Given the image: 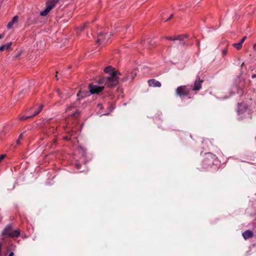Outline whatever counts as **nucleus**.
I'll return each instance as SVG.
<instances>
[{
    "label": "nucleus",
    "instance_id": "nucleus-1",
    "mask_svg": "<svg viewBox=\"0 0 256 256\" xmlns=\"http://www.w3.org/2000/svg\"><path fill=\"white\" fill-rule=\"evenodd\" d=\"M104 72L109 74L110 76L108 78L102 79L98 84H91L89 86L90 92L91 94H98L102 92L104 85L108 87H112L117 84L118 82V76L120 74V72L114 71L112 66H108L104 68Z\"/></svg>",
    "mask_w": 256,
    "mask_h": 256
},
{
    "label": "nucleus",
    "instance_id": "nucleus-2",
    "mask_svg": "<svg viewBox=\"0 0 256 256\" xmlns=\"http://www.w3.org/2000/svg\"><path fill=\"white\" fill-rule=\"evenodd\" d=\"M2 234L10 237L18 236L20 232L18 230H13L11 226H7L2 232Z\"/></svg>",
    "mask_w": 256,
    "mask_h": 256
},
{
    "label": "nucleus",
    "instance_id": "nucleus-3",
    "mask_svg": "<svg viewBox=\"0 0 256 256\" xmlns=\"http://www.w3.org/2000/svg\"><path fill=\"white\" fill-rule=\"evenodd\" d=\"M190 90L186 86H178L176 90V94L178 96H188L189 94Z\"/></svg>",
    "mask_w": 256,
    "mask_h": 256
},
{
    "label": "nucleus",
    "instance_id": "nucleus-4",
    "mask_svg": "<svg viewBox=\"0 0 256 256\" xmlns=\"http://www.w3.org/2000/svg\"><path fill=\"white\" fill-rule=\"evenodd\" d=\"M112 36L111 33H106L104 34V36H103L102 34L100 33L98 34V38L97 40L98 42H101L102 44H106V42L110 38V36Z\"/></svg>",
    "mask_w": 256,
    "mask_h": 256
},
{
    "label": "nucleus",
    "instance_id": "nucleus-5",
    "mask_svg": "<svg viewBox=\"0 0 256 256\" xmlns=\"http://www.w3.org/2000/svg\"><path fill=\"white\" fill-rule=\"evenodd\" d=\"M202 80H201L199 77H197V78L194 82V87L192 88V90H200L202 87Z\"/></svg>",
    "mask_w": 256,
    "mask_h": 256
},
{
    "label": "nucleus",
    "instance_id": "nucleus-6",
    "mask_svg": "<svg viewBox=\"0 0 256 256\" xmlns=\"http://www.w3.org/2000/svg\"><path fill=\"white\" fill-rule=\"evenodd\" d=\"M148 84L150 86L152 87H160L161 84L160 82L156 80L152 79L148 81Z\"/></svg>",
    "mask_w": 256,
    "mask_h": 256
},
{
    "label": "nucleus",
    "instance_id": "nucleus-7",
    "mask_svg": "<svg viewBox=\"0 0 256 256\" xmlns=\"http://www.w3.org/2000/svg\"><path fill=\"white\" fill-rule=\"evenodd\" d=\"M185 38V36H178L176 37H175L174 38H172L171 36H167L166 38V39L168 40H179L180 41V44H184V39Z\"/></svg>",
    "mask_w": 256,
    "mask_h": 256
},
{
    "label": "nucleus",
    "instance_id": "nucleus-8",
    "mask_svg": "<svg viewBox=\"0 0 256 256\" xmlns=\"http://www.w3.org/2000/svg\"><path fill=\"white\" fill-rule=\"evenodd\" d=\"M18 16H14L11 22H10L7 26V28L8 29H10L12 28L13 25L15 23H17L18 22Z\"/></svg>",
    "mask_w": 256,
    "mask_h": 256
},
{
    "label": "nucleus",
    "instance_id": "nucleus-9",
    "mask_svg": "<svg viewBox=\"0 0 256 256\" xmlns=\"http://www.w3.org/2000/svg\"><path fill=\"white\" fill-rule=\"evenodd\" d=\"M58 1V0H49L46 2V6L48 7H50V9L52 10L53 8L55 6Z\"/></svg>",
    "mask_w": 256,
    "mask_h": 256
},
{
    "label": "nucleus",
    "instance_id": "nucleus-10",
    "mask_svg": "<svg viewBox=\"0 0 256 256\" xmlns=\"http://www.w3.org/2000/svg\"><path fill=\"white\" fill-rule=\"evenodd\" d=\"M253 233L252 231L248 230L242 233V236L245 240L252 237Z\"/></svg>",
    "mask_w": 256,
    "mask_h": 256
},
{
    "label": "nucleus",
    "instance_id": "nucleus-11",
    "mask_svg": "<svg viewBox=\"0 0 256 256\" xmlns=\"http://www.w3.org/2000/svg\"><path fill=\"white\" fill-rule=\"evenodd\" d=\"M51 9L50 7H48L47 6L46 8L40 12V15L43 16H46L48 12L50 11Z\"/></svg>",
    "mask_w": 256,
    "mask_h": 256
},
{
    "label": "nucleus",
    "instance_id": "nucleus-12",
    "mask_svg": "<svg viewBox=\"0 0 256 256\" xmlns=\"http://www.w3.org/2000/svg\"><path fill=\"white\" fill-rule=\"evenodd\" d=\"M12 43L11 42H8L6 44L2 45L0 46V52H2L4 50L9 49L12 46Z\"/></svg>",
    "mask_w": 256,
    "mask_h": 256
},
{
    "label": "nucleus",
    "instance_id": "nucleus-13",
    "mask_svg": "<svg viewBox=\"0 0 256 256\" xmlns=\"http://www.w3.org/2000/svg\"><path fill=\"white\" fill-rule=\"evenodd\" d=\"M33 117L32 115H30V116H24V115H20L18 117V118L19 120H26L28 118H31Z\"/></svg>",
    "mask_w": 256,
    "mask_h": 256
},
{
    "label": "nucleus",
    "instance_id": "nucleus-14",
    "mask_svg": "<svg viewBox=\"0 0 256 256\" xmlns=\"http://www.w3.org/2000/svg\"><path fill=\"white\" fill-rule=\"evenodd\" d=\"M242 44L240 42L238 43H235L232 44L233 46L234 47L238 50H240L242 48Z\"/></svg>",
    "mask_w": 256,
    "mask_h": 256
},
{
    "label": "nucleus",
    "instance_id": "nucleus-15",
    "mask_svg": "<svg viewBox=\"0 0 256 256\" xmlns=\"http://www.w3.org/2000/svg\"><path fill=\"white\" fill-rule=\"evenodd\" d=\"M42 108H43V106L42 105L40 106L38 108V110L36 112H34L32 114V116H34L37 115L38 114H39L40 112V111L42 110Z\"/></svg>",
    "mask_w": 256,
    "mask_h": 256
},
{
    "label": "nucleus",
    "instance_id": "nucleus-16",
    "mask_svg": "<svg viewBox=\"0 0 256 256\" xmlns=\"http://www.w3.org/2000/svg\"><path fill=\"white\" fill-rule=\"evenodd\" d=\"M136 70H133L132 73H131V76H130V78L131 79H132L134 78V77L136 76Z\"/></svg>",
    "mask_w": 256,
    "mask_h": 256
},
{
    "label": "nucleus",
    "instance_id": "nucleus-17",
    "mask_svg": "<svg viewBox=\"0 0 256 256\" xmlns=\"http://www.w3.org/2000/svg\"><path fill=\"white\" fill-rule=\"evenodd\" d=\"M6 154H1L0 156V162H2V160H3L4 159V158L6 157Z\"/></svg>",
    "mask_w": 256,
    "mask_h": 256
},
{
    "label": "nucleus",
    "instance_id": "nucleus-18",
    "mask_svg": "<svg viewBox=\"0 0 256 256\" xmlns=\"http://www.w3.org/2000/svg\"><path fill=\"white\" fill-rule=\"evenodd\" d=\"M246 36H244L242 39L240 40V42L242 44L244 43V40H246Z\"/></svg>",
    "mask_w": 256,
    "mask_h": 256
},
{
    "label": "nucleus",
    "instance_id": "nucleus-19",
    "mask_svg": "<svg viewBox=\"0 0 256 256\" xmlns=\"http://www.w3.org/2000/svg\"><path fill=\"white\" fill-rule=\"evenodd\" d=\"M86 26V24L80 26L79 28L80 29V30H82L85 28Z\"/></svg>",
    "mask_w": 256,
    "mask_h": 256
},
{
    "label": "nucleus",
    "instance_id": "nucleus-20",
    "mask_svg": "<svg viewBox=\"0 0 256 256\" xmlns=\"http://www.w3.org/2000/svg\"><path fill=\"white\" fill-rule=\"evenodd\" d=\"M23 136H24V133H22L21 134H20V135L19 136H18V138L19 139L21 140L22 138L23 137Z\"/></svg>",
    "mask_w": 256,
    "mask_h": 256
},
{
    "label": "nucleus",
    "instance_id": "nucleus-21",
    "mask_svg": "<svg viewBox=\"0 0 256 256\" xmlns=\"http://www.w3.org/2000/svg\"><path fill=\"white\" fill-rule=\"evenodd\" d=\"M253 50L254 51L256 52V44H254L253 46Z\"/></svg>",
    "mask_w": 256,
    "mask_h": 256
},
{
    "label": "nucleus",
    "instance_id": "nucleus-22",
    "mask_svg": "<svg viewBox=\"0 0 256 256\" xmlns=\"http://www.w3.org/2000/svg\"><path fill=\"white\" fill-rule=\"evenodd\" d=\"M227 53V50H224L222 51V54L223 55H226Z\"/></svg>",
    "mask_w": 256,
    "mask_h": 256
},
{
    "label": "nucleus",
    "instance_id": "nucleus-23",
    "mask_svg": "<svg viewBox=\"0 0 256 256\" xmlns=\"http://www.w3.org/2000/svg\"><path fill=\"white\" fill-rule=\"evenodd\" d=\"M20 139L18 138V140H16V144H20Z\"/></svg>",
    "mask_w": 256,
    "mask_h": 256
},
{
    "label": "nucleus",
    "instance_id": "nucleus-24",
    "mask_svg": "<svg viewBox=\"0 0 256 256\" xmlns=\"http://www.w3.org/2000/svg\"><path fill=\"white\" fill-rule=\"evenodd\" d=\"M14 256V253L13 252H11L9 256Z\"/></svg>",
    "mask_w": 256,
    "mask_h": 256
},
{
    "label": "nucleus",
    "instance_id": "nucleus-25",
    "mask_svg": "<svg viewBox=\"0 0 256 256\" xmlns=\"http://www.w3.org/2000/svg\"><path fill=\"white\" fill-rule=\"evenodd\" d=\"M252 78H256V74H252Z\"/></svg>",
    "mask_w": 256,
    "mask_h": 256
},
{
    "label": "nucleus",
    "instance_id": "nucleus-26",
    "mask_svg": "<svg viewBox=\"0 0 256 256\" xmlns=\"http://www.w3.org/2000/svg\"><path fill=\"white\" fill-rule=\"evenodd\" d=\"M4 34H0V39L2 38H4Z\"/></svg>",
    "mask_w": 256,
    "mask_h": 256
},
{
    "label": "nucleus",
    "instance_id": "nucleus-27",
    "mask_svg": "<svg viewBox=\"0 0 256 256\" xmlns=\"http://www.w3.org/2000/svg\"><path fill=\"white\" fill-rule=\"evenodd\" d=\"M98 106L100 108H102V106L101 104H98Z\"/></svg>",
    "mask_w": 256,
    "mask_h": 256
},
{
    "label": "nucleus",
    "instance_id": "nucleus-28",
    "mask_svg": "<svg viewBox=\"0 0 256 256\" xmlns=\"http://www.w3.org/2000/svg\"><path fill=\"white\" fill-rule=\"evenodd\" d=\"M81 94H82L81 92H80L78 94L77 96H80V95H81Z\"/></svg>",
    "mask_w": 256,
    "mask_h": 256
},
{
    "label": "nucleus",
    "instance_id": "nucleus-29",
    "mask_svg": "<svg viewBox=\"0 0 256 256\" xmlns=\"http://www.w3.org/2000/svg\"><path fill=\"white\" fill-rule=\"evenodd\" d=\"M172 15H171V16H170L169 18H168L166 20H168L170 19V18H172Z\"/></svg>",
    "mask_w": 256,
    "mask_h": 256
},
{
    "label": "nucleus",
    "instance_id": "nucleus-30",
    "mask_svg": "<svg viewBox=\"0 0 256 256\" xmlns=\"http://www.w3.org/2000/svg\"><path fill=\"white\" fill-rule=\"evenodd\" d=\"M70 108H71V107H69V108H68L66 109V111L67 112V111H68V110H70Z\"/></svg>",
    "mask_w": 256,
    "mask_h": 256
}]
</instances>
